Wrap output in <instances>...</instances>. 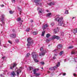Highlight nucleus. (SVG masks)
<instances>
[{
  "mask_svg": "<svg viewBox=\"0 0 77 77\" xmlns=\"http://www.w3.org/2000/svg\"><path fill=\"white\" fill-rule=\"evenodd\" d=\"M32 57L34 60L35 62L36 63L38 62H39V61L37 60V59H36V58H37V57L38 56V54L35 52L32 53Z\"/></svg>",
  "mask_w": 77,
  "mask_h": 77,
  "instance_id": "obj_1",
  "label": "nucleus"
},
{
  "mask_svg": "<svg viewBox=\"0 0 77 77\" xmlns=\"http://www.w3.org/2000/svg\"><path fill=\"white\" fill-rule=\"evenodd\" d=\"M55 20L58 22V24H60V23H63V17H57L55 18Z\"/></svg>",
  "mask_w": 77,
  "mask_h": 77,
  "instance_id": "obj_2",
  "label": "nucleus"
},
{
  "mask_svg": "<svg viewBox=\"0 0 77 77\" xmlns=\"http://www.w3.org/2000/svg\"><path fill=\"white\" fill-rule=\"evenodd\" d=\"M27 41L28 42L27 45L28 47L30 46V45H32V44L33 43V41L31 38H28L27 39Z\"/></svg>",
  "mask_w": 77,
  "mask_h": 77,
  "instance_id": "obj_3",
  "label": "nucleus"
},
{
  "mask_svg": "<svg viewBox=\"0 0 77 77\" xmlns=\"http://www.w3.org/2000/svg\"><path fill=\"white\" fill-rule=\"evenodd\" d=\"M34 1L35 3L36 4V5H42L41 3L38 2H40V0H34Z\"/></svg>",
  "mask_w": 77,
  "mask_h": 77,
  "instance_id": "obj_4",
  "label": "nucleus"
},
{
  "mask_svg": "<svg viewBox=\"0 0 77 77\" xmlns=\"http://www.w3.org/2000/svg\"><path fill=\"white\" fill-rule=\"evenodd\" d=\"M17 66V64L14 63V64H11L10 66V69H13L14 68H15V66Z\"/></svg>",
  "mask_w": 77,
  "mask_h": 77,
  "instance_id": "obj_5",
  "label": "nucleus"
},
{
  "mask_svg": "<svg viewBox=\"0 0 77 77\" xmlns=\"http://www.w3.org/2000/svg\"><path fill=\"white\" fill-rule=\"evenodd\" d=\"M16 72H17V76H19V74L21 72V70L20 69H18L16 71Z\"/></svg>",
  "mask_w": 77,
  "mask_h": 77,
  "instance_id": "obj_6",
  "label": "nucleus"
},
{
  "mask_svg": "<svg viewBox=\"0 0 77 77\" xmlns=\"http://www.w3.org/2000/svg\"><path fill=\"white\" fill-rule=\"evenodd\" d=\"M54 39H59L60 37L54 35L53 37V38H52V40H53Z\"/></svg>",
  "mask_w": 77,
  "mask_h": 77,
  "instance_id": "obj_7",
  "label": "nucleus"
},
{
  "mask_svg": "<svg viewBox=\"0 0 77 77\" xmlns=\"http://www.w3.org/2000/svg\"><path fill=\"white\" fill-rule=\"evenodd\" d=\"M10 36L11 38H16V34H11Z\"/></svg>",
  "mask_w": 77,
  "mask_h": 77,
  "instance_id": "obj_8",
  "label": "nucleus"
},
{
  "mask_svg": "<svg viewBox=\"0 0 77 77\" xmlns=\"http://www.w3.org/2000/svg\"><path fill=\"white\" fill-rule=\"evenodd\" d=\"M11 75L12 77H15V75H16L15 72L13 71L12 72L11 74Z\"/></svg>",
  "mask_w": 77,
  "mask_h": 77,
  "instance_id": "obj_9",
  "label": "nucleus"
},
{
  "mask_svg": "<svg viewBox=\"0 0 77 77\" xmlns=\"http://www.w3.org/2000/svg\"><path fill=\"white\" fill-rule=\"evenodd\" d=\"M37 8V10L39 11H38V13L42 14V8H41L39 7Z\"/></svg>",
  "mask_w": 77,
  "mask_h": 77,
  "instance_id": "obj_10",
  "label": "nucleus"
},
{
  "mask_svg": "<svg viewBox=\"0 0 77 77\" xmlns=\"http://www.w3.org/2000/svg\"><path fill=\"white\" fill-rule=\"evenodd\" d=\"M56 69H57V67H56V66H55L53 67H51L49 68V70H50V71H53V70H55Z\"/></svg>",
  "mask_w": 77,
  "mask_h": 77,
  "instance_id": "obj_11",
  "label": "nucleus"
},
{
  "mask_svg": "<svg viewBox=\"0 0 77 77\" xmlns=\"http://www.w3.org/2000/svg\"><path fill=\"white\" fill-rule=\"evenodd\" d=\"M45 54V52L44 51H42L41 53H39V56H44Z\"/></svg>",
  "mask_w": 77,
  "mask_h": 77,
  "instance_id": "obj_12",
  "label": "nucleus"
},
{
  "mask_svg": "<svg viewBox=\"0 0 77 77\" xmlns=\"http://www.w3.org/2000/svg\"><path fill=\"white\" fill-rule=\"evenodd\" d=\"M59 29L58 28V27H57V29H54V34L57 33V31H59Z\"/></svg>",
  "mask_w": 77,
  "mask_h": 77,
  "instance_id": "obj_13",
  "label": "nucleus"
},
{
  "mask_svg": "<svg viewBox=\"0 0 77 77\" xmlns=\"http://www.w3.org/2000/svg\"><path fill=\"white\" fill-rule=\"evenodd\" d=\"M72 33H73L74 34V35H75L76 33H77V28L73 29L72 31Z\"/></svg>",
  "mask_w": 77,
  "mask_h": 77,
  "instance_id": "obj_14",
  "label": "nucleus"
},
{
  "mask_svg": "<svg viewBox=\"0 0 77 77\" xmlns=\"http://www.w3.org/2000/svg\"><path fill=\"white\" fill-rule=\"evenodd\" d=\"M37 70V71H38L39 70V69H35L34 70H33V74H36V70Z\"/></svg>",
  "mask_w": 77,
  "mask_h": 77,
  "instance_id": "obj_15",
  "label": "nucleus"
},
{
  "mask_svg": "<svg viewBox=\"0 0 77 77\" xmlns=\"http://www.w3.org/2000/svg\"><path fill=\"white\" fill-rule=\"evenodd\" d=\"M59 26H62V27H64L65 26V24L63 23V22H62V23H60V24H59Z\"/></svg>",
  "mask_w": 77,
  "mask_h": 77,
  "instance_id": "obj_16",
  "label": "nucleus"
},
{
  "mask_svg": "<svg viewBox=\"0 0 77 77\" xmlns=\"http://www.w3.org/2000/svg\"><path fill=\"white\" fill-rule=\"evenodd\" d=\"M48 5L49 6H51L54 5V3L53 2H51L50 3H48Z\"/></svg>",
  "mask_w": 77,
  "mask_h": 77,
  "instance_id": "obj_17",
  "label": "nucleus"
},
{
  "mask_svg": "<svg viewBox=\"0 0 77 77\" xmlns=\"http://www.w3.org/2000/svg\"><path fill=\"white\" fill-rule=\"evenodd\" d=\"M62 47V45H61L59 44L58 45L57 48H58V49H60Z\"/></svg>",
  "mask_w": 77,
  "mask_h": 77,
  "instance_id": "obj_18",
  "label": "nucleus"
},
{
  "mask_svg": "<svg viewBox=\"0 0 77 77\" xmlns=\"http://www.w3.org/2000/svg\"><path fill=\"white\" fill-rule=\"evenodd\" d=\"M4 15H2V16H1V18L2 19H3L2 20V23H3L4 24H5V22H4V21H3V19H4Z\"/></svg>",
  "mask_w": 77,
  "mask_h": 77,
  "instance_id": "obj_19",
  "label": "nucleus"
},
{
  "mask_svg": "<svg viewBox=\"0 0 77 77\" xmlns=\"http://www.w3.org/2000/svg\"><path fill=\"white\" fill-rule=\"evenodd\" d=\"M63 53H64V51H62L60 52L59 54L60 56H62V55Z\"/></svg>",
  "mask_w": 77,
  "mask_h": 77,
  "instance_id": "obj_20",
  "label": "nucleus"
},
{
  "mask_svg": "<svg viewBox=\"0 0 77 77\" xmlns=\"http://www.w3.org/2000/svg\"><path fill=\"white\" fill-rule=\"evenodd\" d=\"M59 66H60V62H58L57 65L56 66V67H57H57H59Z\"/></svg>",
  "mask_w": 77,
  "mask_h": 77,
  "instance_id": "obj_21",
  "label": "nucleus"
},
{
  "mask_svg": "<svg viewBox=\"0 0 77 77\" xmlns=\"http://www.w3.org/2000/svg\"><path fill=\"white\" fill-rule=\"evenodd\" d=\"M33 34L34 35H36L38 34V32L37 31H35L33 32Z\"/></svg>",
  "mask_w": 77,
  "mask_h": 77,
  "instance_id": "obj_22",
  "label": "nucleus"
},
{
  "mask_svg": "<svg viewBox=\"0 0 77 77\" xmlns=\"http://www.w3.org/2000/svg\"><path fill=\"white\" fill-rule=\"evenodd\" d=\"M9 12L10 14H12L14 13V11H12L11 10L9 11Z\"/></svg>",
  "mask_w": 77,
  "mask_h": 77,
  "instance_id": "obj_23",
  "label": "nucleus"
},
{
  "mask_svg": "<svg viewBox=\"0 0 77 77\" xmlns=\"http://www.w3.org/2000/svg\"><path fill=\"white\" fill-rule=\"evenodd\" d=\"M51 15V13H48V14H47V17H49V16H50V15Z\"/></svg>",
  "mask_w": 77,
  "mask_h": 77,
  "instance_id": "obj_24",
  "label": "nucleus"
},
{
  "mask_svg": "<svg viewBox=\"0 0 77 77\" xmlns=\"http://www.w3.org/2000/svg\"><path fill=\"white\" fill-rule=\"evenodd\" d=\"M40 51H44V49L43 48V47H42L41 48H40Z\"/></svg>",
  "mask_w": 77,
  "mask_h": 77,
  "instance_id": "obj_25",
  "label": "nucleus"
},
{
  "mask_svg": "<svg viewBox=\"0 0 77 77\" xmlns=\"http://www.w3.org/2000/svg\"><path fill=\"white\" fill-rule=\"evenodd\" d=\"M71 53L72 54H74L75 53V51L73 50L72 51Z\"/></svg>",
  "mask_w": 77,
  "mask_h": 77,
  "instance_id": "obj_26",
  "label": "nucleus"
},
{
  "mask_svg": "<svg viewBox=\"0 0 77 77\" xmlns=\"http://www.w3.org/2000/svg\"><path fill=\"white\" fill-rule=\"evenodd\" d=\"M35 76H36V77H38V76H39V75H40V74L38 73H35Z\"/></svg>",
  "mask_w": 77,
  "mask_h": 77,
  "instance_id": "obj_27",
  "label": "nucleus"
},
{
  "mask_svg": "<svg viewBox=\"0 0 77 77\" xmlns=\"http://www.w3.org/2000/svg\"><path fill=\"white\" fill-rule=\"evenodd\" d=\"M21 20V18L18 17V18H17V21H20Z\"/></svg>",
  "mask_w": 77,
  "mask_h": 77,
  "instance_id": "obj_28",
  "label": "nucleus"
},
{
  "mask_svg": "<svg viewBox=\"0 0 77 77\" xmlns=\"http://www.w3.org/2000/svg\"><path fill=\"white\" fill-rule=\"evenodd\" d=\"M45 31H44L43 32H42V36H44V34H45Z\"/></svg>",
  "mask_w": 77,
  "mask_h": 77,
  "instance_id": "obj_29",
  "label": "nucleus"
},
{
  "mask_svg": "<svg viewBox=\"0 0 77 77\" xmlns=\"http://www.w3.org/2000/svg\"><path fill=\"white\" fill-rule=\"evenodd\" d=\"M42 28L43 30H45V29H46L45 26V25H43L42 26Z\"/></svg>",
  "mask_w": 77,
  "mask_h": 77,
  "instance_id": "obj_30",
  "label": "nucleus"
},
{
  "mask_svg": "<svg viewBox=\"0 0 77 77\" xmlns=\"http://www.w3.org/2000/svg\"><path fill=\"white\" fill-rule=\"evenodd\" d=\"M50 34H47L46 35V37L47 38H48V37H50Z\"/></svg>",
  "mask_w": 77,
  "mask_h": 77,
  "instance_id": "obj_31",
  "label": "nucleus"
},
{
  "mask_svg": "<svg viewBox=\"0 0 77 77\" xmlns=\"http://www.w3.org/2000/svg\"><path fill=\"white\" fill-rule=\"evenodd\" d=\"M73 47H74L73 46H69V47H68V48L71 49V48H73Z\"/></svg>",
  "mask_w": 77,
  "mask_h": 77,
  "instance_id": "obj_32",
  "label": "nucleus"
},
{
  "mask_svg": "<svg viewBox=\"0 0 77 77\" xmlns=\"http://www.w3.org/2000/svg\"><path fill=\"white\" fill-rule=\"evenodd\" d=\"M30 30V28H28L26 30V31L27 32H29Z\"/></svg>",
  "mask_w": 77,
  "mask_h": 77,
  "instance_id": "obj_33",
  "label": "nucleus"
},
{
  "mask_svg": "<svg viewBox=\"0 0 77 77\" xmlns=\"http://www.w3.org/2000/svg\"><path fill=\"white\" fill-rule=\"evenodd\" d=\"M30 56V54L29 53H28L27 54H26V57H29V56Z\"/></svg>",
  "mask_w": 77,
  "mask_h": 77,
  "instance_id": "obj_34",
  "label": "nucleus"
},
{
  "mask_svg": "<svg viewBox=\"0 0 77 77\" xmlns=\"http://www.w3.org/2000/svg\"><path fill=\"white\" fill-rule=\"evenodd\" d=\"M29 69H30V71H31V70H32V69H33V67H31V66H30L29 67Z\"/></svg>",
  "mask_w": 77,
  "mask_h": 77,
  "instance_id": "obj_35",
  "label": "nucleus"
},
{
  "mask_svg": "<svg viewBox=\"0 0 77 77\" xmlns=\"http://www.w3.org/2000/svg\"><path fill=\"white\" fill-rule=\"evenodd\" d=\"M40 63H41L42 65H45V63L43 62H41Z\"/></svg>",
  "mask_w": 77,
  "mask_h": 77,
  "instance_id": "obj_36",
  "label": "nucleus"
},
{
  "mask_svg": "<svg viewBox=\"0 0 77 77\" xmlns=\"http://www.w3.org/2000/svg\"><path fill=\"white\" fill-rule=\"evenodd\" d=\"M65 14H68V11L67 10L65 12Z\"/></svg>",
  "mask_w": 77,
  "mask_h": 77,
  "instance_id": "obj_37",
  "label": "nucleus"
},
{
  "mask_svg": "<svg viewBox=\"0 0 77 77\" xmlns=\"http://www.w3.org/2000/svg\"><path fill=\"white\" fill-rule=\"evenodd\" d=\"M16 42L17 43L18 42H19V40H18V39H17L16 40Z\"/></svg>",
  "mask_w": 77,
  "mask_h": 77,
  "instance_id": "obj_38",
  "label": "nucleus"
},
{
  "mask_svg": "<svg viewBox=\"0 0 77 77\" xmlns=\"http://www.w3.org/2000/svg\"><path fill=\"white\" fill-rule=\"evenodd\" d=\"M8 42L9 43H10L11 44H12V41H8Z\"/></svg>",
  "mask_w": 77,
  "mask_h": 77,
  "instance_id": "obj_39",
  "label": "nucleus"
},
{
  "mask_svg": "<svg viewBox=\"0 0 77 77\" xmlns=\"http://www.w3.org/2000/svg\"><path fill=\"white\" fill-rule=\"evenodd\" d=\"M45 26L46 27H48V24H46Z\"/></svg>",
  "mask_w": 77,
  "mask_h": 77,
  "instance_id": "obj_40",
  "label": "nucleus"
},
{
  "mask_svg": "<svg viewBox=\"0 0 77 77\" xmlns=\"http://www.w3.org/2000/svg\"><path fill=\"white\" fill-rule=\"evenodd\" d=\"M73 75L74 76H77V75H76V74H75V73H74Z\"/></svg>",
  "mask_w": 77,
  "mask_h": 77,
  "instance_id": "obj_41",
  "label": "nucleus"
},
{
  "mask_svg": "<svg viewBox=\"0 0 77 77\" xmlns=\"http://www.w3.org/2000/svg\"><path fill=\"white\" fill-rule=\"evenodd\" d=\"M15 0H11V2L14 3V2H15Z\"/></svg>",
  "mask_w": 77,
  "mask_h": 77,
  "instance_id": "obj_42",
  "label": "nucleus"
},
{
  "mask_svg": "<svg viewBox=\"0 0 77 77\" xmlns=\"http://www.w3.org/2000/svg\"><path fill=\"white\" fill-rule=\"evenodd\" d=\"M46 41L47 42H49V40L47 39L46 40Z\"/></svg>",
  "mask_w": 77,
  "mask_h": 77,
  "instance_id": "obj_43",
  "label": "nucleus"
},
{
  "mask_svg": "<svg viewBox=\"0 0 77 77\" xmlns=\"http://www.w3.org/2000/svg\"><path fill=\"white\" fill-rule=\"evenodd\" d=\"M12 31L14 33H15V29H13Z\"/></svg>",
  "mask_w": 77,
  "mask_h": 77,
  "instance_id": "obj_44",
  "label": "nucleus"
},
{
  "mask_svg": "<svg viewBox=\"0 0 77 77\" xmlns=\"http://www.w3.org/2000/svg\"><path fill=\"white\" fill-rule=\"evenodd\" d=\"M1 6H2V7H4L5 6V5H3V4H2L1 5Z\"/></svg>",
  "mask_w": 77,
  "mask_h": 77,
  "instance_id": "obj_45",
  "label": "nucleus"
},
{
  "mask_svg": "<svg viewBox=\"0 0 77 77\" xmlns=\"http://www.w3.org/2000/svg\"><path fill=\"white\" fill-rule=\"evenodd\" d=\"M66 75V73H64L63 74V75Z\"/></svg>",
  "mask_w": 77,
  "mask_h": 77,
  "instance_id": "obj_46",
  "label": "nucleus"
},
{
  "mask_svg": "<svg viewBox=\"0 0 77 77\" xmlns=\"http://www.w3.org/2000/svg\"><path fill=\"white\" fill-rule=\"evenodd\" d=\"M57 51V49H55L54 50V51H55V52H56Z\"/></svg>",
  "mask_w": 77,
  "mask_h": 77,
  "instance_id": "obj_47",
  "label": "nucleus"
},
{
  "mask_svg": "<svg viewBox=\"0 0 77 77\" xmlns=\"http://www.w3.org/2000/svg\"><path fill=\"white\" fill-rule=\"evenodd\" d=\"M30 27H33V25H30Z\"/></svg>",
  "mask_w": 77,
  "mask_h": 77,
  "instance_id": "obj_48",
  "label": "nucleus"
},
{
  "mask_svg": "<svg viewBox=\"0 0 77 77\" xmlns=\"http://www.w3.org/2000/svg\"><path fill=\"white\" fill-rule=\"evenodd\" d=\"M53 59H56V58L54 56L53 57Z\"/></svg>",
  "mask_w": 77,
  "mask_h": 77,
  "instance_id": "obj_49",
  "label": "nucleus"
},
{
  "mask_svg": "<svg viewBox=\"0 0 77 77\" xmlns=\"http://www.w3.org/2000/svg\"><path fill=\"white\" fill-rule=\"evenodd\" d=\"M20 15H21V11H20Z\"/></svg>",
  "mask_w": 77,
  "mask_h": 77,
  "instance_id": "obj_50",
  "label": "nucleus"
},
{
  "mask_svg": "<svg viewBox=\"0 0 77 77\" xmlns=\"http://www.w3.org/2000/svg\"><path fill=\"white\" fill-rule=\"evenodd\" d=\"M54 56H57V54H54Z\"/></svg>",
  "mask_w": 77,
  "mask_h": 77,
  "instance_id": "obj_51",
  "label": "nucleus"
},
{
  "mask_svg": "<svg viewBox=\"0 0 77 77\" xmlns=\"http://www.w3.org/2000/svg\"><path fill=\"white\" fill-rule=\"evenodd\" d=\"M2 59H5V57H2Z\"/></svg>",
  "mask_w": 77,
  "mask_h": 77,
  "instance_id": "obj_52",
  "label": "nucleus"
},
{
  "mask_svg": "<svg viewBox=\"0 0 77 77\" xmlns=\"http://www.w3.org/2000/svg\"><path fill=\"white\" fill-rule=\"evenodd\" d=\"M31 22H33V20H31Z\"/></svg>",
  "mask_w": 77,
  "mask_h": 77,
  "instance_id": "obj_53",
  "label": "nucleus"
},
{
  "mask_svg": "<svg viewBox=\"0 0 77 77\" xmlns=\"http://www.w3.org/2000/svg\"><path fill=\"white\" fill-rule=\"evenodd\" d=\"M1 45V40H0V45Z\"/></svg>",
  "mask_w": 77,
  "mask_h": 77,
  "instance_id": "obj_54",
  "label": "nucleus"
},
{
  "mask_svg": "<svg viewBox=\"0 0 77 77\" xmlns=\"http://www.w3.org/2000/svg\"><path fill=\"white\" fill-rule=\"evenodd\" d=\"M75 18V17H73L72 18V19H74V18Z\"/></svg>",
  "mask_w": 77,
  "mask_h": 77,
  "instance_id": "obj_55",
  "label": "nucleus"
},
{
  "mask_svg": "<svg viewBox=\"0 0 77 77\" xmlns=\"http://www.w3.org/2000/svg\"><path fill=\"white\" fill-rule=\"evenodd\" d=\"M66 60H64V62H66Z\"/></svg>",
  "mask_w": 77,
  "mask_h": 77,
  "instance_id": "obj_56",
  "label": "nucleus"
},
{
  "mask_svg": "<svg viewBox=\"0 0 77 77\" xmlns=\"http://www.w3.org/2000/svg\"><path fill=\"white\" fill-rule=\"evenodd\" d=\"M50 73V72H48V73Z\"/></svg>",
  "mask_w": 77,
  "mask_h": 77,
  "instance_id": "obj_57",
  "label": "nucleus"
},
{
  "mask_svg": "<svg viewBox=\"0 0 77 77\" xmlns=\"http://www.w3.org/2000/svg\"><path fill=\"white\" fill-rule=\"evenodd\" d=\"M62 74L61 73L60 74V75Z\"/></svg>",
  "mask_w": 77,
  "mask_h": 77,
  "instance_id": "obj_58",
  "label": "nucleus"
},
{
  "mask_svg": "<svg viewBox=\"0 0 77 77\" xmlns=\"http://www.w3.org/2000/svg\"><path fill=\"white\" fill-rule=\"evenodd\" d=\"M42 69H43V67H42Z\"/></svg>",
  "mask_w": 77,
  "mask_h": 77,
  "instance_id": "obj_59",
  "label": "nucleus"
},
{
  "mask_svg": "<svg viewBox=\"0 0 77 77\" xmlns=\"http://www.w3.org/2000/svg\"><path fill=\"white\" fill-rule=\"evenodd\" d=\"M1 26H2V24H1Z\"/></svg>",
  "mask_w": 77,
  "mask_h": 77,
  "instance_id": "obj_60",
  "label": "nucleus"
},
{
  "mask_svg": "<svg viewBox=\"0 0 77 77\" xmlns=\"http://www.w3.org/2000/svg\"><path fill=\"white\" fill-rule=\"evenodd\" d=\"M22 22H23V20H22Z\"/></svg>",
  "mask_w": 77,
  "mask_h": 77,
  "instance_id": "obj_61",
  "label": "nucleus"
},
{
  "mask_svg": "<svg viewBox=\"0 0 77 77\" xmlns=\"http://www.w3.org/2000/svg\"><path fill=\"white\" fill-rule=\"evenodd\" d=\"M72 41V42H73V41Z\"/></svg>",
  "mask_w": 77,
  "mask_h": 77,
  "instance_id": "obj_62",
  "label": "nucleus"
},
{
  "mask_svg": "<svg viewBox=\"0 0 77 77\" xmlns=\"http://www.w3.org/2000/svg\"><path fill=\"white\" fill-rule=\"evenodd\" d=\"M20 68H21V69H22V68L21 67H20Z\"/></svg>",
  "mask_w": 77,
  "mask_h": 77,
  "instance_id": "obj_63",
  "label": "nucleus"
},
{
  "mask_svg": "<svg viewBox=\"0 0 77 77\" xmlns=\"http://www.w3.org/2000/svg\"><path fill=\"white\" fill-rule=\"evenodd\" d=\"M50 46V45H48V46Z\"/></svg>",
  "mask_w": 77,
  "mask_h": 77,
  "instance_id": "obj_64",
  "label": "nucleus"
}]
</instances>
